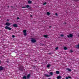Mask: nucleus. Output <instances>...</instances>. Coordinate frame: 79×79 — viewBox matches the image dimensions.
Masks as SVG:
<instances>
[{
    "label": "nucleus",
    "mask_w": 79,
    "mask_h": 79,
    "mask_svg": "<svg viewBox=\"0 0 79 79\" xmlns=\"http://www.w3.org/2000/svg\"><path fill=\"white\" fill-rule=\"evenodd\" d=\"M19 71H24V67L23 66H21L20 67L18 68Z\"/></svg>",
    "instance_id": "1"
},
{
    "label": "nucleus",
    "mask_w": 79,
    "mask_h": 79,
    "mask_svg": "<svg viewBox=\"0 0 79 79\" xmlns=\"http://www.w3.org/2000/svg\"><path fill=\"white\" fill-rule=\"evenodd\" d=\"M31 39V43H35L36 41V40L34 38H32Z\"/></svg>",
    "instance_id": "2"
},
{
    "label": "nucleus",
    "mask_w": 79,
    "mask_h": 79,
    "mask_svg": "<svg viewBox=\"0 0 79 79\" xmlns=\"http://www.w3.org/2000/svg\"><path fill=\"white\" fill-rule=\"evenodd\" d=\"M5 28L6 29H7L8 30H11V28H10V27H8L7 26H6L5 27Z\"/></svg>",
    "instance_id": "3"
},
{
    "label": "nucleus",
    "mask_w": 79,
    "mask_h": 79,
    "mask_svg": "<svg viewBox=\"0 0 79 79\" xmlns=\"http://www.w3.org/2000/svg\"><path fill=\"white\" fill-rule=\"evenodd\" d=\"M29 8V9H31V7H30V6L29 5H27L26 6V7H23L22 8Z\"/></svg>",
    "instance_id": "4"
},
{
    "label": "nucleus",
    "mask_w": 79,
    "mask_h": 79,
    "mask_svg": "<svg viewBox=\"0 0 79 79\" xmlns=\"http://www.w3.org/2000/svg\"><path fill=\"white\" fill-rule=\"evenodd\" d=\"M73 34H70L69 35H67V37H68V38H69V37H73Z\"/></svg>",
    "instance_id": "5"
},
{
    "label": "nucleus",
    "mask_w": 79,
    "mask_h": 79,
    "mask_svg": "<svg viewBox=\"0 0 79 79\" xmlns=\"http://www.w3.org/2000/svg\"><path fill=\"white\" fill-rule=\"evenodd\" d=\"M11 23H10L7 22L6 23L5 25H6V26H9L10 25H11Z\"/></svg>",
    "instance_id": "6"
},
{
    "label": "nucleus",
    "mask_w": 79,
    "mask_h": 79,
    "mask_svg": "<svg viewBox=\"0 0 79 79\" xmlns=\"http://www.w3.org/2000/svg\"><path fill=\"white\" fill-rule=\"evenodd\" d=\"M4 69V67H3L2 66H0V71H3Z\"/></svg>",
    "instance_id": "7"
},
{
    "label": "nucleus",
    "mask_w": 79,
    "mask_h": 79,
    "mask_svg": "<svg viewBox=\"0 0 79 79\" xmlns=\"http://www.w3.org/2000/svg\"><path fill=\"white\" fill-rule=\"evenodd\" d=\"M13 27H18V25L16 24H14L13 25Z\"/></svg>",
    "instance_id": "8"
},
{
    "label": "nucleus",
    "mask_w": 79,
    "mask_h": 79,
    "mask_svg": "<svg viewBox=\"0 0 79 79\" xmlns=\"http://www.w3.org/2000/svg\"><path fill=\"white\" fill-rule=\"evenodd\" d=\"M44 76H45V77H50L51 76L45 74L44 75Z\"/></svg>",
    "instance_id": "9"
},
{
    "label": "nucleus",
    "mask_w": 79,
    "mask_h": 79,
    "mask_svg": "<svg viewBox=\"0 0 79 79\" xmlns=\"http://www.w3.org/2000/svg\"><path fill=\"white\" fill-rule=\"evenodd\" d=\"M30 76H31V74H29L28 75H27V79H29L30 77Z\"/></svg>",
    "instance_id": "10"
},
{
    "label": "nucleus",
    "mask_w": 79,
    "mask_h": 79,
    "mask_svg": "<svg viewBox=\"0 0 79 79\" xmlns=\"http://www.w3.org/2000/svg\"><path fill=\"white\" fill-rule=\"evenodd\" d=\"M61 77V76H58L57 77V79H60Z\"/></svg>",
    "instance_id": "11"
},
{
    "label": "nucleus",
    "mask_w": 79,
    "mask_h": 79,
    "mask_svg": "<svg viewBox=\"0 0 79 79\" xmlns=\"http://www.w3.org/2000/svg\"><path fill=\"white\" fill-rule=\"evenodd\" d=\"M28 3H29V4H31L32 3V1L29 0L28 1Z\"/></svg>",
    "instance_id": "12"
},
{
    "label": "nucleus",
    "mask_w": 79,
    "mask_h": 79,
    "mask_svg": "<svg viewBox=\"0 0 79 79\" xmlns=\"http://www.w3.org/2000/svg\"><path fill=\"white\" fill-rule=\"evenodd\" d=\"M27 79V77L26 76H24L23 77V79Z\"/></svg>",
    "instance_id": "13"
},
{
    "label": "nucleus",
    "mask_w": 79,
    "mask_h": 79,
    "mask_svg": "<svg viewBox=\"0 0 79 79\" xmlns=\"http://www.w3.org/2000/svg\"><path fill=\"white\" fill-rule=\"evenodd\" d=\"M66 69L69 71V72H71V69H70L67 68Z\"/></svg>",
    "instance_id": "14"
},
{
    "label": "nucleus",
    "mask_w": 79,
    "mask_h": 79,
    "mask_svg": "<svg viewBox=\"0 0 79 79\" xmlns=\"http://www.w3.org/2000/svg\"><path fill=\"white\" fill-rule=\"evenodd\" d=\"M49 74H50V75H51L52 76H53V73L52 72H51L49 73Z\"/></svg>",
    "instance_id": "15"
},
{
    "label": "nucleus",
    "mask_w": 79,
    "mask_h": 79,
    "mask_svg": "<svg viewBox=\"0 0 79 79\" xmlns=\"http://www.w3.org/2000/svg\"><path fill=\"white\" fill-rule=\"evenodd\" d=\"M76 48H79V43L78 44V45H76Z\"/></svg>",
    "instance_id": "16"
},
{
    "label": "nucleus",
    "mask_w": 79,
    "mask_h": 79,
    "mask_svg": "<svg viewBox=\"0 0 79 79\" xmlns=\"http://www.w3.org/2000/svg\"><path fill=\"white\" fill-rule=\"evenodd\" d=\"M27 31L26 30H24L23 31V33H26Z\"/></svg>",
    "instance_id": "17"
},
{
    "label": "nucleus",
    "mask_w": 79,
    "mask_h": 79,
    "mask_svg": "<svg viewBox=\"0 0 79 79\" xmlns=\"http://www.w3.org/2000/svg\"><path fill=\"white\" fill-rule=\"evenodd\" d=\"M44 37L45 38H47V37H48V35H44Z\"/></svg>",
    "instance_id": "18"
},
{
    "label": "nucleus",
    "mask_w": 79,
    "mask_h": 79,
    "mask_svg": "<svg viewBox=\"0 0 79 79\" xmlns=\"http://www.w3.org/2000/svg\"><path fill=\"white\" fill-rule=\"evenodd\" d=\"M60 73V72L59 71H56V74H58Z\"/></svg>",
    "instance_id": "19"
},
{
    "label": "nucleus",
    "mask_w": 79,
    "mask_h": 79,
    "mask_svg": "<svg viewBox=\"0 0 79 79\" xmlns=\"http://www.w3.org/2000/svg\"><path fill=\"white\" fill-rule=\"evenodd\" d=\"M50 66H51V65L50 64H48L47 65V68H49V67H50Z\"/></svg>",
    "instance_id": "20"
},
{
    "label": "nucleus",
    "mask_w": 79,
    "mask_h": 79,
    "mask_svg": "<svg viewBox=\"0 0 79 79\" xmlns=\"http://www.w3.org/2000/svg\"><path fill=\"white\" fill-rule=\"evenodd\" d=\"M47 15H50V13L49 12H48L47 13Z\"/></svg>",
    "instance_id": "21"
},
{
    "label": "nucleus",
    "mask_w": 79,
    "mask_h": 79,
    "mask_svg": "<svg viewBox=\"0 0 79 79\" xmlns=\"http://www.w3.org/2000/svg\"><path fill=\"white\" fill-rule=\"evenodd\" d=\"M64 50H67V48L66 47H64Z\"/></svg>",
    "instance_id": "22"
},
{
    "label": "nucleus",
    "mask_w": 79,
    "mask_h": 79,
    "mask_svg": "<svg viewBox=\"0 0 79 79\" xmlns=\"http://www.w3.org/2000/svg\"><path fill=\"white\" fill-rule=\"evenodd\" d=\"M24 35L26 36V35H27V34L26 33H24Z\"/></svg>",
    "instance_id": "23"
},
{
    "label": "nucleus",
    "mask_w": 79,
    "mask_h": 79,
    "mask_svg": "<svg viewBox=\"0 0 79 79\" xmlns=\"http://www.w3.org/2000/svg\"><path fill=\"white\" fill-rule=\"evenodd\" d=\"M61 37H64V35L63 34H61L60 35Z\"/></svg>",
    "instance_id": "24"
},
{
    "label": "nucleus",
    "mask_w": 79,
    "mask_h": 79,
    "mask_svg": "<svg viewBox=\"0 0 79 79\" xmlns=\"http://www.w3.org/2000/svg\"><path fill=\"white\" fill-rule=\"evenodd\" d=\"M58 49V47H57L55 48V50H57Z\"/></svg>",
    "instance_id": "25"
},
{
    "label": "nucleus",
    "mask_w": 79,
    "mask_h": 79,
    "mask_svg": "<svg viewBox=\"0 0 79 79\" xmlns=\"http://www.w3.org/2000/svg\"><path fill=\"white\" fill-rule=\"evenodd\" d=\"M12 37L13 38H14V37H15V35H12Z\"/></svg>",
    "instance_id": "26"
},
{
    "label": "nucleus",
    "mask_w": 79,
    "mask_h": 79,
    "mask_svg": "<svg viewBox=\"0 0 79 79\" xmlns=\"http://www.w3.org/2000/svg\"><path fill=\"white\" fill-rule=\"evenodd\" d=\"M68 78H69V79H71V77L70 76H69L68 77H67Z\"/></svg>",
    "instance_id": "27"
},
{
    "label": "nucleus",
    "mask_w": 79,
    "mask_h": 79,
    "mask_svg": "<svg viewBox=\"0 0 79 79\" xmlns=\"http://www.w3.org/2000/svg\"><path fill=\"white\" fill-rule=\"evenodd\" d=\"M47 4V3L46 2H45L44 3H43V5H46Z\"/></svg>",
    "instance_id": "28"
},
{
    "label": "nucleus",
    "mask_w": 79,
    "mask_h": 79,
    "mask_svg": "<svg viewBox=\"0 0 79 79\" xmlns=\"http://www.w3.org/2000/svg\"><path fill=\"white\" fill-rule=\"evenodd\" d=\"M75 2H79V0H74Z\"/></svg>",
    "instance_id": "29"
},
{
    "label": "nucleus",
    "mask_w": 79,
    "mask_h": 79,
    "mask_svg": "<svg viewBox=\"0 0 79 79\" xmlns=\"http://www.w3.org/2000/svg\"><path fill=\"white\" fill-rule=\"evenodd\" d=\"M70 52H71V53H72V52H73V51L70 50Z\"/></svg>",
    "instance_id": "30"
},
{
    "label": "nucleus",
    "mask_w": 79,
    "mask_h": 79,
    "mask_svg": "<svg viewBox=\"0 0 79 79\" xmlns=\"http://www.w3.org/2000/svg\"><path fill=\"white\" fill-rule=\"evenodd\" d=\"M55 15H56V16H58V14L56 13L55 14Z\"/></svg>",
    "instance_id": "31"
},
{
    "label": "nucleus",
    "mask_w": 79,
    "mask_h": 79,
    "mask_svg": "<svg viewBox=\"0 0 79 79\" xmlns=\"http://www.w3.org/2000/svg\"><path fill=\"white\" fill-rule=\"evenodd\" d=\"M6 62L7 63H9V61L7 60V61H6Z\"/></svg>",
    "instance_id": "32"
},
{
    "label": "nucleus",
    "mask_w": 79,
    "mask_h": 79,
    "mask_svg": "<svg viewBox=\"0 0 79 79\" xmlns=\"http://www.w3.org/2000/svg\"><path fill=\"white\" fill-rule=\"evenodd\" d=\"M65 79H69V78L68 77H66Z\"/></svg>",
    "instance_id": "33"
},
{
    "label": "nucleus",
    "mask_w": 79,
    "mask_h": 79,
    "mask_svg": "<svg viewBox=\"0 0 79 79\" xmlns=\"http://www.w3.org/2000/svg\"><path fill=\"white\" fill-rule=\"evenodd\" d=\"M17 19H19V17H17Z\"/></svg>",
    "instance_id": "34"
},
{
    "label": "nucleus",
    "mask_w": 79,
    "mask_h": 79,
    "mask_svg": "<svg viewBox=\"0 0 79 79\" xmlns=\"http://www.w3.org/2000/svg\"><path fill=\"white\" fill-rule=\"evenodd\" d=\"M7 21L8 22L9 21V19H7Z\"/></svg>",
    "instance_id": "35"
},
{
    "label": "nucleus",
    "mask_w": 79,
    "mask_h": 79,
    "mask_svg": "<svg viewBox=\"0 0 79 79\" xmlns=\"http://www.w3.org/2000/svg\"><path fill=\"white\" fill-rule=\"evenodd\" d=\"M64 24H66V23H64Z\"/></svg>",
    "instance_id": "36"
},
{
    "label": "nucleus",
    "mask_w": 79,
    "mask_h": 79,
    "mask_svg": "<svg viewBox=\"0 0 79 79\" xmlns=\"http://www.w3.org/2000/svg\"><path fill=\"white\" fill-rule=\"evenodd\" d=\"M2 61H1V60H0V64H1V62Z\"/></svg>",
    "instance_id": "37"
},
{
    "label": "nucleus",
    "mask_w": 79,
    "mask_h": 79,
    "mask_svg": "<svg viewBox=\"0 0 79 79\" xmlns=\"http://www.w3.org/2000/svg\"><path fill=\"white\" fill-rule=\"evenodd\" d=\"M51 27H52V26H50V27H49V28H50Z\"/></svg>",
    "instance_id": "38"
},
{
    "label": "nucleus",
    "mask_w": 79,
    "mask_h": 79,
    "mask_svg": "<svg viewBox=\"0 0 79 79\" xmlns=\"http://www.w3.org/2000/svg\"><path fill=\"white\" fill-rule=\"evenodd\" d=\"M30 16H31V17H32V15H31Z\"/></svg>",
    "instance_id": "39"
},
{
    "label": "nucleus",
    "mask_w": 79,
    "mask_h": 79,
    "mask_svg": "<svg viewBox=\"0 0 79 79\" xmlns=\"http://www.w3.org/2000/svg\"><path fill=\"white\" fill-rule=\"evenodd\" d=\"M11 8H13V6H11Z\"/></svg>",
    "instance_id": "40"
},
{
    "label": "nucleus",
    "mask_w": 79,
    "mask_h": 79,
    "mask_svg": "<svg viewBox=\"0 0 79 79\" xmlns=\"http://www.w3.org/2000/svg\"><path fill=\"white\" fill-rule=\"evenodd\" d=\"M42 46H43V45H44V44H42Z\"/></svg>",
    "instance_id": "41"
},
{
    "label": "nucleus",
    "mask_w": 79,
    "mask_h": 79,
    "mask_svg": "<svg viewBox=\"0 0 79 79\" xmlns=\"http://www.w3.org/2000/svg\"><path fill=\"white\" fill-rule=\"evenodd\" d=\"M49 55H50V54H51V53H49Z\"/></svg>",
    "instance_id": "42"
},
{
    "label": "nucleus",
    "mask_w": 79,
    "mask_h": 79,
    "mask_svg": "<svg viewBox=\"0 0 79 79\" xmlns=\"http://www.w3.org/2000/svg\"><path fill=\"white\" fill-rule=\"evenodd\" d=\"M48 79H51V78H48Z\"/></svg>",
    "instance_id": "43"
},
{
    "label": "nucleus",
    "mask_w": 79,
    "mask_h": 79,
    "mask_svg": "<svg viewBox=\"0 0 79 79\" xmlns=\"http://www.w3.org/2000/svg\"><path fill=\"white\" fill-rule=\"evenodd\" d=\"M35 61H36V60H35Z\"/></svg>",
    "instance_id": "44"
},
{
    "label": "nucleus",
    "mask_w": 79,
    "mask_h": 79,
    "mask_svg": "<svg viewBox=\"0 0 79 79\" xmlns=\"http://www.w3.org/2000/svg\"><path fill=\"white\" fill-rule=\"evenodd\" d=\"M1 17H0V18Z\"/></svg>",
    "instance_id": "45"
}]
</instances>
